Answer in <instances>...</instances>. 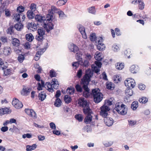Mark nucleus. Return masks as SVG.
I'll use <instances>...</instances> for the list:
<instances>
[{"instance_id":"bf43d9fd","label":"nucleus","mask_w":151,"mask_h":151,"mask_svg":"<svg viewBox=\"0 0 151 151\" xmlns=\"http://www.w3.org/2000/svg\"><path fill=\"white\" fill-rule=\"evenodd\" d=\"M82 74V70L81 69L79 70L77 72V76L79 78H80Z\"/></svg>"},{"instance_id":"7ed1b4c3","label":"nucleus","mask_w":151,"mask_h":151,"mask_svg":"<svg viewBox=\"0 0 151 151\" xmlns=\"http://www.w3.org/2000/svg\"><path fill=\"white\" fill-rule=\"evenodd\" d=\"M45 88H47L48 90L50 92H52L54 90L53 88L55 89H57L59 86V84L57 79H52L51 83L50 82H47L45 84Z\"/></svg>"},{"instance_id":"ddd939ff","label":"nucleus","mask_w":151,"mask_h":151,"mask_svg":"<svg viewBox=\"0 0 151 151\" xmlns=\"http://www.w3.org/2000/svg\"><path fill=\"white\" fill-rule=\"evenodd\" d=\"M44 27L47 32H48L50 30L53 29V25L51 22H49L47 24H45Z\"/></svg>"},{"instance_id":"f3484780","label":"nucleus","mask_w":151,"mask_h":151,"mask_svg":"<svg viewBox=\"0 0 151 151\" xmlns=\"http://www.w3.org/2000/svg\"><path fill=\"white\" fill-rule=\"evenodd\" d=\"M69 48L70 51L73 52L74 53L77 52L79 50L78 47L73 44H71L69 46Z\"/></svg>"},{"instance_id":"6ab92c4d","label":"nucleus","mask_w":151,"mask_h":151,"mask_svg":"<svg viewBox=\"0 0 151 151\" xmlns=\"http://www.w3.org/2000/svg\"><path fill=\"white\" fill-rule=\"evenodd\" d=\"M46 95L45 91H42L39 94L38 97L39 100L42 101L44 100L46 98Z\"/></svg>"},{"instance_id":"774afa93","label":"nucleus","mask_w":151,"mask_h":151,"mask_svg":"<svg viewBox=\"0 0 151 151\" xmlns=\"http://www.w3.org/2000/svg\"><path fill=\"white\" fill-rule=\"evenodd\" d=\"M116 34L117 36H119L121 35L120 32V30L118 28H116L115 29Z\"/></svg>"},{"instance_id":"39448f33","label":"nucleus","mask_w":151,"mask_h":151,"mask_svg":"<svg viewBox=\"0 0 151 151\" xmlns=\"http://www.w3.org/2000/svg\"><path fill=\"white\" fill-rule=\"evenodd\" d=\"M100 91L99 89H95L92 91L91 95L93 96L94 101L96 103L101 102L103 98V95Z\"/></svg>"},{"instance_id":"b1692460","label":"nucleus","mask_w":151,"mask_h":151,"mask_svg":"<svg viewBox=\"0 0 151 151\" xmlns=\"http://www.w3.org/2000/svg\"><path fill=\"white\" fill-rule=\"evenodd\" d=\"M23 26L22 24L20 22L17 23L14 26L15 28L18 31H20L22 29Z\"/></svg>"},{"instance_id":"c756f323","label":"nucleus","mask_w":151,"mask_h":151,"mask_svg":"<svg viewBox=\"0 0 151 151\" xmlns=\"http://www.w3.org/2000/svg\"><path fill=\"white\" fill-rule=\"evenodd\" d=\"M124 67V63H118L116 65V68L118 70H121Z\"/></svg>"},{"instance_id":"6e6d98bb","label":"nucleus","mask_w":151,"mask_h":151,"mask_svg":"<svg viewBox=\"0 0 151 151\" xmlns=\"http://www.w3.org/2000/svg\"><path fill=\"white\" fill-rule=\"evenodd\" d=\"M36 5L35 4H32L30 6V9L32 11H34L36 10Z\"/></svg>"},{"instance_id":"13d9d810","label":"nucleus","mask_w":151,"mask_h":151,"mask_svg":"<svg viewBox=\"0 0 151 151\" xmlns=\"http://www.w3.org/2000/svg\"><path fill=\"white\" fill-rule=\"evenodd\" d=\"M114 81L115 82L118 83L119 81H121V79L119 78V76H115L114 78Z\"/></svg>"},{"instance_id":"2f4dec72","label":"nucleus","mask_w":151,"mask_h":151,"mask_svg":"<svg viewBox=\"0 0 151 151\" xmlns=\"http://www.w3.org/2000/svg\"><path fill=\"white\" fill-rule=\"evenodd\" d=\"M138 107V102L137 101H134L132 104L131 108L133 110H135Z\"/></svg>"},{"instance_id":"6e6552de","label":"nucleus","mask_w":151,"mask_h":151,"mask_svg":"<svg viewBox=\"0 0 151 151\" xmlns=\"http://www.w3.org/2000/svg\"><path fill=\"white\" fill-rule=\"evenodd\" d=\"M97 41H96L95 45L97 47V49L100 51H102L105 48V45L102 43L103 42V38L100 37L97 39Z\"/></svg>"},{"instance_id":"8fccbe9b","label":"nucleus","mask_w":151,"mask_h":151,"mask_svg":"<svg viewBox=\"0 0 151 151\" xmlns=\"http://www.w3.org/2000/svg\"><path fill=\"white\" fill-rule=\"evenodd\" d=\"M24 10V8L22 6H19L17 9L18 12L21 13L23 12Z\"/></svg>"},{"instance_id":"a211bd4d","label":"nucleus","mask_w":151,"mask_h":151,"mask_svg":"<svg viewBox=\"0 0 151 151\" xmlns=\"http://www.w3.org/2000/svg\"><path fill=\"white\" fill-rule=\"evenodd\" d=\"M12 51L10 48L9 47H5L4 48V54L6 56L10 55Z\"/></svg>"},{"instance_id":"20e7f679","label":"nucleus","mask_w":151,"mask_h":151,"mask_svg":"<svg viewBox=\"0 0 151 151\" xmlns=\"http://www.w3.org/2000/svg\"><path fill=\"white\" fill-rule=\"evenodd\" d=\"M88 104L86 100V124H90L92 121L93 112L88 106Z\"/></svg>"},{"instance_id":"69168bd1","label":"nucleus","mask_w":151,"mask_h":151,"mask_svg":"<svg viewBox=\"0 0 151 151\" xmlns=\"http://www.w3.org/2000/svg\"><path fill=\"white\" fill-rule=\"evenodd\" d=\"M51 9L52 10V14L54 13L56 11H57L58 9L57 8L54 6H52L51 7Z\"/></svg>"},{"instance_id":"09e8293b","label":"nucleus","mask_w":151,"mask_h":151,"mask_svg":"<svg viewBox=\"0 0 151 151\" xmlns=\"http://www.w3.org/2000/svg\"><path fill=\"white\" fill-rule=\"evenodd\" d=\"M21 14L19 13H16L14 14L15 19L17 21H19L21 19Z\"/></svg>"},{"instance_id":"aec40b11","label":"nucleus","mask_w":151,"mask_h":151,"mask_svg":"<svg viewBox=\"0 0 151 151\" xmlns=\"http://www.w3.org/2000/svg\"><path fill=\"white\" fill-rule=\"evenodd\" d=\"M31 91L32 89L28 87L24 88L22 89V91L23 92V95L27 96L29 93Z\"/></svg>"},{"instance_id":"4be33fe9","label":"nucleus","mask_w":151,"mask_h":151,"mask_svg":"<svg viewBox=\"0 0 151 151\" xmlns=\"http://www.w3.org/2000/svg\"><path fill=\"white\" fill-rule=\"evenodd\" d=\"M26 40L29 42H32L34 39L33 35L31 33H29L25 35Z\"/></svg>"},{"instance_id":"4468645a","label":"nucleus","mask_w":151,"mask_h":151,"mask_svg":"<svg viewBox=\"0 0 151 151\" xmlns=\"http://www.w3.org/2000/svg\"><path fill=\"white\" fill-rule=\"evenodd\" d=\"M92 57L91 54L88 53L86 54V67H88L90 65L89 61L91 59Z\"/></svg>"},{"instance_id":"9d476101","label":"nucleus","mask_w":151,"mask_h":151,"mask_svg":"<svg viewBox=\"0 0 151 151\" xmlns=\"http://www.w3.org/2000/svg\"><path fill=\"white\" fill-rule=\"evenodd\" d=\"M124 84L128 88H133L135 85V81L132 78H128L124 81Z\"/></svg>"},{"instance_id":"423d86ee","label":"nucleus","mask_w":151,"mask_h":151,"mask_svg":"<svg viewBox=\"0 0 151 151\" xmlns=\"http://www.w3.org/2000/svg\"><path fill=\"white\" fill-rule=\"evenodd\" d=\"M115 109L118 113L122 115H125L127 113V106L123 104L120 105L119 103H116L115 104Z\"/></svg>"},{"instance_id":"bb28decb","label":"nucleus","mask_w":151,"mask_h":151,"mask_svg":"<svg viewBox=\"0 0 151 151\" xmlns=\"http://www.w3.org/2000/svg\"><path fill=\"white\" fill-rule=\"evenodd\" d=\"M27 17L29 19L33 18L35 17V14L33 11H32V10H29L27 12Z\"/></svg>"},{"instance_id":"4d7b16f0","label":"nucleus","mask_w":151,"mask_h":151,"mask_svg":"<svg viewBox=\"0 0 151 151\" xmlns=\"http://www.w3.org/2000/svg\"><path fill=\"white\" fill-rule=\"evenodd\" d=\"M146 87L142 83L140 84L139 85L138 88L140 90H144Z\"/></svg>"},{"instance_id":"cd10ccee","label":"nucleus","mask_w":151,"mask_h":151,"mask_svg":"<svg viewBox=\"0 0 151 151\" xmlns=\"http://www.w3.org/2000/svg\"><path fill=\"white\" fill-rule=\"evenodd\" d=\"M129 88L125 90V93L127 96L129 97L132 96L133 94L132 90Z\"/></svg>"},{"instance_id":"f704fd0d","label":"nucleus","mask_w":151,"mask_h":151,"mask_svg":"<svg viewBox=\"0 0 151 151\" xmlns=\"http://www.w3.org/2000/svg\"><path fill=\"white\" fill-rule=\"evenodd\" d=\"M62 102L61 100L59 98H57L54 103V105L55 106L59 107L61 106Z\"/></svg>"},{"instance_id":"864d4df0","label":"nucleus","mask_w":151,"mask_h":151,"mask_svg":"<svg viewBox=\"0 0 151 151\" xmlns=\"http://www.w3.org/2000/svg\"><path fill=\"white\" fill-rule=\"evenodd\" d=\"M112 49L115 52H117L119 50V47L115 44H114L112 46Z\"/></svg>"},{"instance_id":"5fc2aeb1","label":"nucleus","mask_w":151,"mask_h":151,"mask_svg":"<svg viewBox=\"0 0 151 151\" xmlns=\"http://www.w3.org/2000/svg\"><path fill=\"white\" fill-rule=\"evenodd\" d=\"M101 60H97L95 61V64L98 68H101L102 65V63L100 61Z\"/></svg>"},{"instance_id":"a19ab883","label":"nucleus","mask_w":151,"mask_h":151,"mask_svg":"<svg viewBox=\"0 0 151 151\" xmlns=\"http://www.w3.org/2000/svg\"><path fill=\"white\" fill-rule=\"evenodd\" d=\"M82 54L80 52H77L76 54V59L79 60H81L82 59Z\"/></svg>"},{"instance_id":"e433bc0d","label":"nucleus","mask_w":151,"mask_h":151,"mask_svg":"<svg viewBox=\"0 0 151 151\" xmlns=\"http://www.w3.org/2000/svg\"><path fill=\"white\" fill-rule=\"evenodd\" d=\"M64 100L65 103L67 104H69L70 103L72 100L70 97L68 95H66L65 96Z\"/></svg>"},{"instance_id":"f03ea898","label":"nucleus","mask_w":151,"mask_h":151,"mask_svg":"<svg viewBox=\"0 0 151 151\" xmlns=\"http://www.w3.org/2000/svg\"><path fill=\"white\" fill-rule=\"evenodd\" d=\"M93 76V72L90 69L86 70V98L90 97L92 94V92L90 93L89 92V89L87 85Z\"/></svg>"},{"instance_id":"473e14b6","label":"nucleus","mask_w":151,"mask_h":151,"mask_svg":"<svg viewBox=\"0 0 151 151\" xmlns=\"http://www.w3.org/2000/svg\"><path fill=\"white\" fill-rule=\"evenodd\" d=\"M138 68L136 67L135 66L133 65H132L130 68V71L132 73H136L137 71Z\"/></svg>"},{"instance_id":"7c9ffc66","label":"nucleus","mask_w":151,"mask_h":151,"mask_svg":"<svg viewBox=\"0 0 151 151\" xmlns=\"http://www.w3.org/2000/svg\"><path fill=\"white\" fill-rule=\"evenodd\" d=\"M90 40L92 42L97 41V39L98 38L96 37V34L94 33L91 34L90 36Z\"/></svg>"},{"instance_id":"dca6fc26","label":"nucleus","mask_w":151,"mask_h":151,"mask_svg":"<svg viewBox=\"0 0 151 151\" xmlns=\"http://www.w3.org/2000/svg\"><path fill=\"white\" fill-rule=\"evenodd\" d=\"M79 30L81 33L83 38H85V28L80 24H78L77 26Z\"/></svg>"},{"instance_id":"e2e57ef3","label":"nucleus","mask_w":151,"mask_h":151,"mask_svg":"<svg viewBox=\"0 0 151 151\" xmlns=\"http://www.w3.org/2000/svg\"><path fill=\"white\" fill-rule=\"evenodd\" d=\"M112 104V102L109 100H108L105 101V104L104 105H105L107 106V105L110 106Z\"/></svg>"},{"instance_id":"c85d7f7f","label":"nucleus","mask_w":151,"mask_h":151,"mask_svg":"<svg viewBox=\"0 0 151 151\" xmlns=\"http://www.w3.org/2000/svg\"><path fill=\"white\" fill-rule=\"evenodd\" d=\"M88 10L89 13L92 14H95L96 13V10L95 6H92L89 7L88 9Z\"/></svg>"},{"instance_id":"a878e982","label":"nucleus","mask_w":151,"mask_h":151,"mask_svg":"<svg viewBox=\"0 0 151 151\" xmlns=\"http://www.w3.org/2000/svg\"><path fill=\"white\" fill-rule=\"evenodd\" d=\"M12 44L14 46H18L20 44L19 40L17 38H14L12 41Z\"/></svg>"},{"instance_id":"49530a36","label":"nucleus","mask_w":151,"mask_h":151,"mask_svg":"<svg viewBox=\"0 0 151 151\" xmlns=\"http://www.w3.org/2000/svg\"><path fill=\"white\" fill-rule=\"evenodd\" d=\"M13 26H10L7 30V33L8 34L12 35L14 33L13 30Z\"/></svg>"},{"instance_id":"680f3d73","label":"nucleus","mask_w":151,"mask_h":151,"mask_svg":"<svg viewBox=\"0 0 151 151\" xmlns=\"http://www.w3.org/2000/svg\"><path fill=\"white\" fill-rule=\"evenodd\" d=\"M50 77H51V78H52L53 77H55V76L56 73L55 71H54L53 70H50Z\"/></svg>"},{"instance_id":"393cba45","label":"nucleus","mask_w":151,"mask_h":151,"mask_svg":"<svg viewBox=\"0 0 151 151\" xmlns=\"http://www.w3.org/2000/svg\"><path fill=\"white\" fill-rule=\"evenodd\" d=\"M9 109L7 108L0 109V115H2L5 114H8Z\"/></svg>"},{"instance_id":"a18cd8bd","label":"nucleus","mask_w":151,"mask_h":151,"mask_svg":"<svg viewBox=\"0 0 151 151\" xmlns=\"http://www.w3.org/2000/svg\"><path fill=\"white\" fill-rule=\"evenodd\" d=\"M53 19V16L52 14H48L46 16V19L47 21L49 22L52 21V19Z\"/></svg>"},{"instance_id":"de8ad7c7","label":"nucleus","mask_w":151,"mask_h":151,"mask_svg":"<svg viewBox=\"0 0 151 151\" xmlns=\"http://www.w3.org/2000/svg\"><path fill=\"white\" fill-rule=\"evenodd\" d=\"M147 99L145 97H142L139 99V102L143 104H145L147 102Z\"/></svg>"},{"instance_id":"603ef678","label":"nucleus","mask_w":151,"mask_h":151,"mask_svg":"<svg viewBox=\"0 0 151 151\" xmlns=\"http://www.w3.org/2000/svg\"><path fill=\"white\" fill-rule=\"evenodd\" d=\"M32 137V135L29 133H27L26 134H23L22 136V138L24 139H25L26 137H27V138H31Z\"/></svg>"},{"instance_id":"c9c22d12","label":"nucleus","mask_w":151,"mask_h":151,"mask_svg":"<svg viewBox=\"0 0 151 151\" xmlns=\"http://www.w3.org/2000/svg\"><path fill=\"white\" fill-rule=\"evenodd\" d=\"M75 91V89L72 87H71L70 88H68L66 90V92L67 93L69 94L70 95L73 94Z\"/></svg>"},{"instance_id":"f257e3e1","label":"nucleus","mask_w":151,"mask_h":151,"mask_svg":"<svg viewBox=\"0 0 151 151\" xmlns=\"http://www.w3.org/2000/svg\"><path fill=\"white\" fill-rule=\"evenodd\" d=\"M101 111L100 114L103 117H104V121L105 124L108 126H110L113 124L114 120L111 118L107 117L108 115V112L110 109L108 106L103 105L100 108Z\"/></svg>"},{"instance_id":"f8f14e48","label":"nucleus","mask_w":151,"mask_h":151,"mask_svg":"<svg viewBox=\"0 0 151 151\" xmlns=\"http://www.w3.org/2000/svg\"><path fill=\"white\" fill-rule=\"evenodd\" d=\"M25 111L28 115L34 118V119L36 118V114L35 112L33 110L25 109Z\"/></svg>"},{"instance_id":"c03bdc74","label":"nucleus","mask_w":151,"mask_h":151,"mask_svg":"<svg viewBox=\"0 0 151 151\" xmlns=\"http://www.w3.org/2000/svg\"><path fill=\"white\" fill-rule=\"evenodd\" d=\"M57 12L59 14V17L61 19H63L66 17L65 14L62 11H58Z\"/></svg>"},{"instance_id":"58836bf2","label":"nucleus","mask_w":151,"mask_h":151,"mask_svg":"<svg viewBox=\"0 0 151 151\" xmlns=\"http://www.w3.org/2000/svg\"><path fill=\"white\" fill-rule=\"evenodd\" d=\"M67 1V0H59L57 2V4L58 6H60L64 5Z\"/></svg>"},{"instance_id":"1a4fd4ad","label":"nucleus","mask_w":151,"mask_h":151,"mask_svg":"<svg viewBox=\"0 0 151 151\" xmlns=\"http://www.w3.org/2000/svg\"><path fill=\"white\" fill-rule=\"evenodd\" d=\"M37 33L38 35L36 36V39L37 40L39 41H41L42 40L43 38V36L45 33V28H41L38 29H37Z\"/></svg>"},{"instance_id":"37998d69","label":"nucleus","mask_w":151,"mask_h":151,"mask_svg":"<svg viewBox=\"0 0 151 151\" xmlns=\"http://www.w3.org/2000/svg\"><path fill=\"white\" fill-rule=\"evenodd\" d=\"M113 83L111 82H108L106 83V87L107 89L112 90L114 89V88L112 87V85Z\"/></svg>"},{"instance_id":"0e129e2a","label":"nucleus","mask_w":151,"mask_h":151,"mask_svg":"<svg viewBox=\"0 0 151 151\" xmlns=\"http://www.w3.org/2000/svg\"><path fill=\"white\" fill-rule=\"evenodd\" d=\"M99 68H98V67H97L96 66H95L93 68V71L95 73H98L100 70Z\"/></svg>"},{"instance_id":"052dcab7","label":"nucleus","mask_w":151,"mask_h":151,"mask_svg":"<svg viewBox=\"0 0 151 151\" xmlns=\"http://www.w3.org/2000/svg\"><path fill=\"white\" fill-rule=\"evenodd\" d=\"M0 69H1L2 70H4L7 67V66L6 65H5L4 63H3L1 64L0 65Z\"/></svg>"},{"instance_id":"3c124183","label":"nucleus","mask_w":151,"mask_h":151,"mask_svg":"<svg viewBox=\"0 0 151 151\" xmlns=\"http://www.w3.org/2000/svg\"><path fill=\"white\" fill-rule=\"evenodd\" d=\"M139 3V9L142 10L144 8L145 4L143 2L141 1V3Z\"/></svg>"},{"instance_id":"4c0bfd02","label":"nucleus","mask_w":151,"mask_h":151,"mask_svg":"<svg viewBox=\"0 0 151 151\" xmlns=\"http://www.w3.org/2000/svg\"><path fill=\"white\" fill-rule=\"evenodd\" d=\"M75 118L79 122L82 121L83 119L82 115L79 114H78L76 115L75 116Z\"/></svg>"},{"instance_id":"ea45409f","label":"nucleus","mask_w":151,"mask_h":151,"mask_svg":"<svg viewBox=\"0 0 151 151\" xmlns=\"http://www.w3.org/2000/svg\"><path fill=\"white\" fill-rule=\"evenodd\" d=\"M101 53H98L95 56V58L97 60H101L103 58L101 56Z\"/></svg>"},{"instance_id":"0eeeda50","label":"nucleus","mask_w":151,"mask_h":151,"mask_svg":"<svg viewBox=\"0 0 151 151\" xmlns=\"http://www.w3.org/2000/svg\"><path fill=\"white\" fill-rule=\"evenodd\" d=\"M82 88L85 90L83 92V96L85 94V75L83 76V78L80 81V85L77 84L75 86L76 91L78 92H82L83 91Z\"/></svg>"},{"instance_id":"72a5a7b5","label":"nucleus","mask_w":151,"mask_h":151,"mask_svg":"<svg viewBox=\"0 0 151 151\" xmlns=\"http://www.w3.org/2000/svg\"><path fill=\"white\" fill-rule=\"evenodd\" d=\"M12 69H5L4 70V75L5 76H7L9 75H11L12 73Z\"/></svg>"},{"instance_id":"79ce46f5","label":"nucleus","mask_w":151,"mask_h":151,"mask_svg":"<svg viewBox=\"0 0 151 151\" xmlns=\"http://www.w3.org/2000/svg\"><path fill=\"white\" fill-rule=\"evenodd\" d=\"M113 143V142L111 141H104L103 142V144L104 146L107 147L111 146L112 145Z\"/></svg>"},{"instance_id":"338daca9","label":"nucleus","mask_w":151,"mask_h":151,"mask_svg":"<svg viewBox=\"0 0 151 151\" xmlns=\"http://www.w3.org/2000/svg\"><path fill=\"white\" fill-rule=\"evenodd\" d=\"M79 65V63L78 62H74L72 63V65L73 67H75L76 68H78Z\"/></svg>"},{"instance_id":"412c9836","label":"nucleus","mask_w":151,"mask_h":151,"mask_svg":"<svg viewBox=\"0 0 151 151\" xmlns=\"http://www.w3.org/2000/svg\"><path fill=\"white\" fill-rule=\"evenodd\" d=\"M35 19L40 22H44L45 19V18L40 15H36L35 16Z\"/></svg>"},{"instance_id":"9b49d317","label":"nucleus","mask_w":151,"mask_h":151,"mask_svg":"<svg viewBox=\"0 0 151 151\" xmlns=\"http://www.w3.org/2000/svg\"><path fill=\"white\" fill-rule=\"evenodd\" d=\"M12 103L15 108L18 109L22 108L23 106L22 103L16 98L13 99Z\"/></svg>"},{"instance_id":"2eb2a0df","label":"nucleus","mask_w":151,"mask_h":151,"mask_svg":"<svg viewBox=\"0 0 151 151\" xmlns=\"http://www.w3.org/2000/svg\"><path fill=\"white\" fill-rule=\"evenodd\" d=\"M78 104L80 106L84 108L83 109V113L85 114V100L83 98H80L78 100Z\"/></svg>"},{"instance_id":"5701e85b","label":"nucleus","mask_w":151,"mask_h":151,"mask_svg":"<svg viewBox=\"0 0 151 151\" xmlns=\"http://www.w3.org/2000/svg\"><path fill=\"white\" fill-rule=\"evenodd\" d=\"M37 145L36 144H34L32 145H27L26 146V150L27 151H31L35 150L37 147Z\"/></svg>"}]
</instances>
